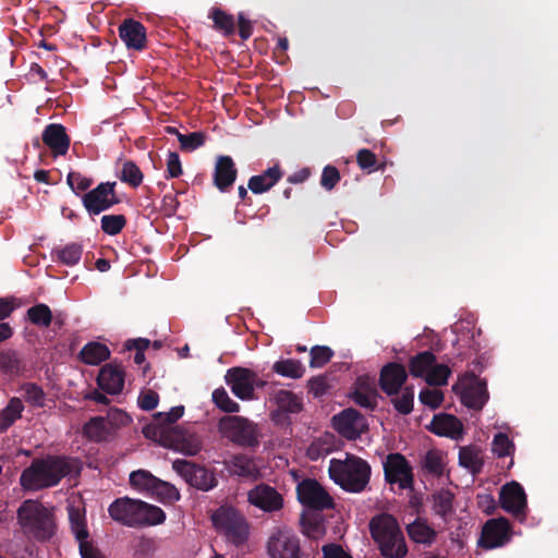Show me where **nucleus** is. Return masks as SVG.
Returning a JSON list of instances; mask_svg holds the SVG:
<instances>
[{
  "label": "nucleus",
  "mask_w": 558,
  "mask_h": 558,
  "mask_svg": "<svg viewBox=\"0 0 558 558\" xmlns=\"http://www.w3.org/2000/svg\"><path fill=\"white\" fill-rule=\"evenodd\" d=\"M407 532L414 543L423 545L433 544L437 536L436 531L420 518L407 525Z\"/></svg>",
  "instance_id": "cd10ccee"
},
{
  "label": "nucleus",
  "mask_w": 558,
  "mask_h": 558,
  "mask_svg": "<svg viewBox=\"0 0 558 558\" xmlns=\"http://www.w3.org/2000/svg\"><path fill=\"white\" fill-rule=\"evenodd\" d=\"M492 451L499 458L511 456L514 451V445L504 433L494 436Z\"/></svg>",
  "instance_id": "c03bdc74"
},
{
  "label": "nucleus",
  "mask_w": 558,
  "mask_h": 558,
  "mask_svg": "<svg viewBox=\"0 0 558 558\" xmlns=\"http://www.w3.org/2000/svg\"><path fill=\"white\" fill-rule=\"evenodd\" d=\"M120 179L132 186H138L142 183L143 174L134 162L126 161L122 166Z\"/></svg>",
  "instance_id": "de8ad7c7"
},
{
  "label": "nucleus",
  "mask_w": 558,
  "mask_h": 558,
  "mask_svg": "<svg viewBox=\"0 0 558 558\" xmlns=\"http://www.w3.org/2000/svg\"><path fill=\"white\" fill-rule=\"evenodd\" d=\"M119 35L129 49H144L146 43V31L140 22L132 19L125 20L119 26Z\"/></svg>",
  "instance_id": "a211bd4d"
},
{
  "label": "nucleus",
  "mask_w": 558,
  "mask_h": 558,
  "mask_svg": "<svg viewBox=\"0 0 558 558\" xmlns=\"http://www.w3.org/2000/svg\"><path fill=\"white\" fill-rule=\"evenodd\" d=\"M43 142L54 157L64 156L70 146V138L61 124H49L43 132Z\"/></svg>",
  "instance_id": "6ab92c4d"
},
{
  "label": "nucleus",
  "mask_w": 558,
  "mask_h": 558,
  "mask_svg": "<svg viewBox=\"0 0 558 558\" xmlns=\"http://www.w3.org/2000/svg\"><path fill=\"white\" fill-rule=\"evenodd\" d=\"M435 362V355L430 352H422L414 356L410 362V373L414 377L426 378L428 371Z\"/></svg>",
  "instance_id": "4c0bfd02"
},
{
  "label": "nucleus",
  "mask_w": 558,
  "mask_h": 558,
  "mask_svg": "<svg viewBox=\"0 0 558 558\" xmlns=\"http://www.w3.org/2000/svg\"><path fill=\"white\" fill-rule=\"evenodd\" d=\"M510 535L511 527L507 519H490L483 526L481 544L485 548H496L506 544Z\"/></svg>",
  "instance_id": "dca6fc26"
},
{
  "label": "nucleus",
  "mask_w": 558,
  "mask_h": 558,
  "mask_svg": "<svg viewBox=\"0 0 558 558\" xmlns=\"http://www.w3.org/2000/svg\"><path fill=\"white\" fill-rule=\"evenodd\" d=\"M167 173L169 178H178L182 174L180 157L177 153L170 151L167 155Z\"/></svg>",
  "instance_id": "0e129e2a"
},
{
  "label": "nucleus",
  "mask_w": 558,
  "mask_h": 558,
  "mask_svg": "<svg viewBox=\"0 0 558 558\" xmlns=\"http://www.w3.org/2000/svg\"><path fill=\"white\" fill-rule=\"evenodd\" d=\"M114 184L100 183L97 187L89 191L83 196V205L85 209L93 215L109 209L118 203L114 193Z\"/></svg>",
  "instance_id": "ddd939ff"
},
{
  "label": "nucleus",
  "mask_w": 558,
  "mask_h": 558,
  "mask_svg": "<svg viewBox=\"0 0 558 558\" xmlns=\"http://www.w3.org/2000/svg\"><path fill=\"white\" fill-rule=\"evenodd\" d=\"M449 375H450L449 367L445 364H437L435 361L433 363V366L428 371L425 380L429 385H435V386L446 385Z\"/></svg>",
  "instance_id": "49530a36"
},
{
  "label": "nucleus",
  "mask_w": 558,
  "mask_h": 558,
  "mask_svg": "<svg viewBox=\"0 0 558 558\" xmlns=\"http://www.w3.org/2000/svg\"><path fill=\"white\" fill-rule=\"evenodd\" d=\"M125 222L122 215H106L101 218V229L107 234L116 235L123 229Z\"/></svg>",
  "instance_id": "8fccbe9b"
},
{
  "label": "nucleus",
  "mask_w": 558,
  "mask_h": 558,
  "mask_svg": "<svg viewBox=\"0 0 558 558\" xmlns=\"http://www.w3.org/2000/svg\"><path fill=\"white\" fill-rule=\"evenodd\" d=\"M72 530L80 542V554L82 558H106L101 551L87 541L88 532L85 529L80 514L70 513Z\"/></svg>",
  "instance_id": "5701e85b"
},
{
  "label": "nucleus",
  "mask_w": 558,
  "mask_h": 558,
  "mask_svg": "<svg viewBox=\"0 0 558 558\" xmlns=\"http://www.w3.org/2000/svg\"><path fill=\"white\" fill-rule=\"evenodd\" d=\"M80 355L84 363L89 365H98L109 357L110 351L104 343L89 342L83 347Z\"/></svg>",
  "instance_id": "473e14b6"
},
{
  "label": "nucleus",
  "mask_w": 558,
  "mask_h": 558,
  "mask_svg": "<svg viewBox=\"0 0 558 558\" xmlns=\"http://www.w3.org/2000/svg\"><path fill=\"white\" fill-rule=\"evenodd\" d=\"M216 530L232 544L239 546L246 542L250 527L246 519L236 509L221 506L211 515Z\"/></svg>",
  "instance_id": "39448f33"
},
{
  "label": "nucleus",
  "mask_w": 558,
  "mask_h": 558,
  "mask_svg": "<svg viewBox=\"0 0 558 558\" xmlns=\"http://www.w3.org/2000/svg\"><path fill=\"white\" fill-rule=\"evenodd\" d=\"M17 523L24 535L37 541L51 538L57 529L52 508L33 499L23 501L19 507Z\"/></svg>",
  "instance_id": "7ed1b4c3"
},
{
  "label": "nucleus",
  "mask_w": 558,
  "mask_h": 558,
  "mask_svg": "<svg viewBox=\"0 0 558 558\" xmlns=\"http://www.w3.org/2000/svg\"><path fill=\"white\" fill-rule=\"evenodd\" d=\"M158 395L153 390L143 391L138 397V405L142 410L149 411L157 407Z\"/></svg>",
  "instance_id": "69168bd1"
},
{
  "label": "nucleus",
  "mask_w": 558,
  "mask_h": 558,
  "mask_svg": "<svg viewBox=\"0 0 558 558\" xmlns=\"http://www.w3.org/2000/svg\"><path fill=\"white\" fill-rule=\"evenodd\" d=\"M151 495L156 496L162 502H173L179 500V490L170 483L158 478L156 487L153 489Z\"/></svg>",
  "instance_id": "79ce46f5"
},
{
  "label": "nucleus",
  "mask_w": 558,
  "mask_h": 558,
  "mask_svg": "<svg viewBox=\"0 0 558 558\" xmlns=\"http://www.w3.org/2000/svg\"><path fill=\"white\" fill-rule=\"evenodd\" d=\"M248 502L265 511H278L283 506L282 496L271 486L266 484H258L247 493Z\"/></svg>",
  "instance_id": "2eb2a0df"
},
{
  "label": "nucleus",
  "mask_w": 558,
  "mask_h": 558,
  "mask_svg": "<svg viewBox=\"0 0 558 558\" xmlns=\"http://www.w3.org/2000/svg\"><path fill=\"white\" fill-rule=\"evenodd\" d=\"M501 507L510 513L519 514L526 507V495L518 482H510L504 485L499 494Z\"/></svg>",
  "instance_id": "f3484780"
},
{
  "label": "nucleus",
  "mask_w": 558,
  "mask_h": 558,
  "mask_svg": "<svg viewBox=\"0 0 558 558\" xmlns=\"http://www.w3.org/2000/svg\"><path fill=\"white\" fill-rule=\"evenodd\" d=\"M272 369L284 377L301 378L304 374V367L298 360H282L274 364Z\"/></svg>",
  "instance_id": "58836bf2"
},
{
  "label": "nucleus",
  "mask_w": 558,
  "mask_h": 558,
  "mask_svg": "<svg viewBox=\"0 0 558 558\" xmlns=\"http://www.w3.org/2000/svg\"><path fill=\"white\" fill-rule=\"evenodd\" d=\"M413 390L407 388L400 396L393 399V404L400 413L409 414L413 408Z\"/></svg>",
  "instance_id": "6e6d98bb"
},
{
  "label": "nucleus",
  "mask_w": 558,
  "mask_h": 558,
  "mask_svg": "<svg viewBox=\"0 0 558 558\" xmlns=\"http://www.w3.org/2000/svg\"><path fill=\"white\" fill-rule=\"evenodd\" d=\"M335 429L348 439H356L367 428L366 420L354 409H345L332 417Z\"/></svg>",
  "instance_id": "f8f14e48"
},
{
  "label": "nucleus",
  "mask_w": 558,
  "mask_h": 558,
  "mask_svg": "<svg viewBox=\"0 0 558 558\" xmlns=\"http://www.w3.org/2000/svg\"><path fill=\"white\" fill-rule=\"evenodd\" d=\"M267 554L269 558H302L300 539L287 526H276L267 539Z\"/></svg>",
  "instance_id": "0eeeda50"
},
{
  "label": "nucleus",
  "mask_w": 558,
  "mask_h": 558,
  "mask_svg": "<svg viewBox=\"0 0 558 558\" xmlns=\"http://www.w3.org/2000/svg\"><path fill=\"white\" fill-rule=\"evenodd\" d=\"M169 132L178 134L180 145L185 150H194L204 144V135L199 132L190 133L187 135L178 133L174 129L169 128Z\"/></svg>",
  "instance_id": "603ef678"
},
{
  "label": "nucleus",
  "mask_w": 558,
  "mask_h": 558,
  "mask_svg": "<svg viewBox=\"0 0 558 558\" xmlns=\"http://www.w3.org/2000/svg\"><path fill=\"white\" fill-rule=\"evenodd\" d=\"M173 470L182 476L186 483L202 490H209L216 485L214 474L205 468L178 459L172 463Z\"/></svg>",
  "instance_id": "1a4fd4ad"
},
{
  "label": "nucleus",
  "mask_w": 558,
  "mask_h": 558,
  "mask_svg": "<svg viewBox=\"0 0 558 558\" xmlns=\"http://www.w3.org/2000/svg\"><path fill=\"white\" fill-rule=\"evenodd\" d=\"M424 465L428 471L440 474L444 468L441 454L438 451H428L425 456Z\"/></svg>",
  "instance_id": "052dcab7"
},
{
  "label": "nucleus",
  "mask_w": 558,
  "mask_h": 558,
  "mask_svg": "<svg viewBox=\"0 0 558 558\" xmlns=\"http://www.w3.org/2000/svg\"><path fill=\"white\" fill-rule=\"evenodd\" d=\"M106 421L112 432L114 428L128 425L131 422V417L122 410L112 409L108 412Z\"/></svg>",
  "instance_id": "13d9d810"
},
{
  "label": "nucleus",
  "mask_w": 558,
  "mask_h": 558,
  "mask_svg": "<svg viewBox=\"0 0 558 558\" xmlns=\"http://www.w3.org/2000/svg\"><path fill=\"white\" fill-rule=\"evenodd\" d=\"M453 496L448 490H440L434 495V511L444 517L452 510Z\"/></svg>",
  "instance_id": "09e8293b"
},
{
  "label": "nucleus",
  "mask_w": 558,
  "mask_h": 558,
  "mask_svg": "<svg viewBox=\"0 0 558 558\" xmlns=\"http://www.w3.org/2000/svg\"><path fill=\"white\" fill-rule=\"evenodd\" d=\"M27 317L32 324L48 327L52 322V313L48 305L40 303L27 310Z\"/></svg>",
  "instance_id": "ea45409f"
},
{
  "label": "nucleus",
  "mask_w": 558,
  "mask_h": 558,
  "mask_svg": "<svg viewBox=\"0 0 558 558\" xmlns=\"http://www.w3.org/2000/svg\"><path fill=\"white\" fill-rule=\"evenodd\" d=\"M84 435L90 440L101 441L111 435V428L108 426L106 418L96 416L85 424Z\"/></svg>",
  "instance_id": "72a5a7b5"
},
{
  "label": "nucleus",
  "mask_w": 558,
  "mask_h": 558,
  "mask_svg": "<svg viewBox=\"0 0 558 558\" xmlns=\"http://www.w3.org/2000/svg\"><path fill=\"white\" fill-rule=\"evenodd\" d=\"M298 497L303 505L317 510L333 506L331 496L314 480H305L298 485Z\"/></svg>",
  "instance_id": "9d476101"
},
{
  "label": "nucleus",
  "mask_w": 558,
  "mask_h": 558,
  "mask_svg": "<svg viewBox=\"0 0 558 558\" xmlns=\"http://www.w3.org/2000/svg\"><path fill=\"white\" fill-rule=\"evenodd\" d=\"M68 184L76 193L88 190L92 185V180L82 175L78 172H70L66 178Z\"/></svg>",
  "instance_id": "4d7b16f0"
},
{
  "label": "nucleus",
  "mask_w": 558,
  "mask_h": 558,
  "mask_svg": "<svg viewBox=\"0 0 558 558\" xmlns=\"http://www.w3.org/2000/svg\"><path fill=\"white\" fill-rule=\"evenodd\" d=\"M430 430L437 435L458 439L462 436V423L453 415L439 414L430 422Z\"/></svg>",
  "instance_id": "a878e982"
},
{
  "label": "nucleus",
  "mask_w": 558,
  "mask_h": 558,
  "mask_svg": "<svg viewBox=\"0 0 558 558\" xmlns=\"http://www.w3.org/2000/svg\"><path fill=\"white\" fill-rule=\"evenodd\" d=\"M463 403L472 409H481L487 400L486 386L478 378H472L462 391Z\"/></svg>",
  "instance_id": "bb28decb"
},
{
  "label": "nucleus",
  "mask_w": 558,
  "mask_h": 558,
  "mask_svg": "<svg viewBox=\"0 0 558 558\" xmlns=\"http://www.w3.org/2000/svg\"><path fill=\"white\" fill-rule=\"evenodd\" d=\"M211 17L215 23V27L226 35L232 34L234 31V21L233 17L226 12L214 9L211 11Z\"/></svg>",
  "instance_id": "3c124183"
},
{
  "label": "nucleus",
  "mask_w": 558,
  "mask_h": 558,
  "mask_svg": "<svg viewBox=\"0 0 558 558\" xmlns=\"http://www.w3.org/2000/svg\"><path fill=\"white\" fill-rule=\"evenodd\" d=\"M373 541L385 558H404L408 546L397 519L389 513H380L369 521Z\"/></svg>",
  "instance_id": "f03ea898"
},
{
  "label": "nucleus",
  "mask_w": 558,
  "mask_h": 558,
  "mask_svg": "<svg viewBox=\"0 0 558 558\" xmlns=\"http://www.w3.org/2000/svg\"><path fill=\"white\" fill-rule=\"evenodd\" d=\"M376 397L377 391L374 384L367 378H360L352 393L353 401L363 408L372 409L376 405Z\"/></svg>",
  "instance_id": "c756f323"
},
{
  "label": "nucleus",
  "mask_w": 558,
  "mask_h": 558,
  "mask_svg": "<svg viewBox=\"0 0 558 558\" xmlns=\"http://www.w3.org/2000/svg\"><path fill=\"white\" fill-rule=\"evenodd\" d=\"M272 400L282 412L296 413L302 409L301 399L288 390H278L274 393Z\"/></svg>",
  "instance_id": "c9c22d12"
},
{
  "label": "nucleus",
  "mask_w": 558,
  "mask_h": 558,
  "mask_svg": "<svg viewBox=\"0 0 558 558\" xmlns=\"http://www.w3.org/2000/svg\"><path fill=\"white\" fill-rule=\"evenodd\" d=\"M25 401L32 407L44 408L46 405V395L44 390L35 384H26L22 387Z\"/></svg>",
  "instance_id": "37998d69"
},
{
  "label": "nucleus",
  "mask_w": 558,
  "mask_h": 558,
  "mask_svg": "<svg viewBox=\"0 0 558 558\" xmlns=\"http://www.w3.org/2000/svg\"><path fill=\"white\" fill-rule=\"evenodd\" d=\"M158 477L146 470H137L130 474V484L138 492L150 494L156 487Z\"/></svg>",
  "instance_id": "e433bc0d"
},
{
  "label": "nucleus",
  "mask_w": 558,
  "mask_h": 558,
  "mask_svg": "<svg viewBox=\"0 0 558 558\" xmlns=\"http://www.w3.org/2000/svg\"><path fill=\"white\" fill-rule=\"evenodd\" d=\"M330 478L350 493H361L371 477V466L354 454H345L344 459H331L328 468Z\"/></svg>",
  "instance_id": "20e7f679"
},
{
  "label": "nucleus",
  "mask_w": 558,
  "mask_h": 558,
  "mask_svg": "<svg viewBox=\"0 0 558 558\" xmlns=\"http://www.w3.org/2000/svg\"><path fill=\"white\" fill-rule=\"evenodd\" d=\"M357 163L362 169L374 171L376 166V156L368 149H361L357 153Z\"/></svg>",
  "instance_id": "338daca9"
},
{
  "label": "nucleus",
  "mask_w": 558,
  "mask_h": 558,
  "mask_svg": "<svg viewBox=\"0 0 558 558\" xmlns=\"http://www.w3.org/2000/svg\"><path fill=\"white\" fill-rule=\"evenodd\" d=\"M99 387L108 393H120L124 386V372L120 365L107 364L98 375Z\"/></svg>",
  "instance_id": "aec40b11"
},
{
  "label": "nucleus",
  "mask_w": 558,
  "mask_h": 558,
  "mask_svg": "<svg viewBox=\"0 0 558 558\" xmlns=\"http://www.w3.org/2000/svg\"><path fill=\"white\" fill-rule=\"evenodd\" d=\"M58 258L68 266L77 264L82 256V247L77 244H69L58 251Z\"/></svg>",
  "instance_id": "864d4df0"
},
{
  "label": "nucleus",
  "mask_w": 558,
  "mask_h": 558,
  "mask_svg": "<svg viewBox=\"0 0 558 558\" xmlns=\"http://www.w3.org/2000/svg\"><path fill=\"white\" fill-rule=\"evenodd\" d=\"M332 356V351L328 347H314L311 350V367H322L327 364Z\"/></svg>",
  "instance_id": "5fc2aeb1"
},
{
  "label": "nucleus",
  "mask_w": 558,
  "mask_h": 558,
  "mask_svg": "<svg viewBox=\"0 0 558 558\" xmlns=\"http://www.w3.org/2000/svg\"><path fill=\"white\" fill-rule=\"evenodd\" d=\"M161 442L165 447L185 456H195L202 448L199 437L180 426L163 429L161 432Z\"/></svg>",
  "instance_id": "6e6552de"
},
{
  "label": "nucleus",
  "mask_w": 558,
  "mask_h": 558,
  "mask_svg": "<svg viewBox=\"0 0 558 558\" xmlns=\"http://www.w3.org/2000/svg\"><path fill=\"white\" fill-rule=\"evenodd\" d=\"M213 401L223 412L235 413L240 410V405L229 397L223 388L214 390Z\"/></svg>",
  "instance_id": "a18cd8bd"
},
{
  "label": "nucleus",
  "mask_w": 558,
  "mask_h": 558,
  "mask_svg": "<svg viewBox=\"0 0 558 558\" xmlns=\"http://www.w3.org/2000/svg\"><path fill=\"white\" fill-rule=\"evenodd\" d=\"M23 410L24 405L20 398L10 399L8 405L0 412V433L7 430L20 418Z\"/></svg>",
  "instance_id": "f704fd0d"
},
{
  "label": "nucleus",
  "mask_w": 558,
  "mask_h": 558,
  "mask_svg": "<svg viewBox=\"0 0 558 558\" xmlns=\"http://www.w3.org/2000/svg\"><path fill=\"white\" fill-rule=\"evenodd\" d=\"M340 174L337 168L332 166H327L324 168L320 184L326 190H332L335 185L339 182Z\"/></svg>",
  "instance_id": "680f3d73"
},
{
  "label": "nucleus",
  "mask_w": 558,
  "mask_h": 558,
  "mask_svg": "<svg viewBox=\"0 0 558 558\" xmlns=\"http://www.w3.org/2000/svg\"><path fill=\"white\" fill-rule=\"evenodd\" d=\"M136 499L120 498L109 507V514L114 520L128 526H136Z\"/></svg>",
  "instance_id": "4be33fe9"
},
{
  "label": "nucleus",
  "mask_w": 558,
  "mask_h": 558,
  "mask_svg": "<svg viewBox=\"0 0 558 558\" xmlns=\"http://www.w3.org/2000/svg\"><path fill=\"white\" fill-rule=\"evenodd\" d=\"M302 532L308 538L319 539L325 535L326 529L320 518L304 517L302 519Z\"/></svg>",
  "instance_id": "a19ab883"
},
{
  "label": "nucleus",
  "mask_w": 558,
  "mask_h": 558,
  "mask_svg": "<svg viewBox=\"0 0 558 558\" xmlns=\"http://www.w3.org/2000/svg\"><path fill=\"white\" fill-rule=\"evenodd\" d=\"M81 462L76 459L48 457L34 460L20 477L24 489L38 490L57 485L66 475H78Z\"/></svg>",
  "instance_id": "f257e3e1"
},
{
  "label": "nucleus",
  "mask_w": 558,
  "mask_h": 558,
  "mask_svg": "<svg viewBox=\"0 0 558 558\" xmlns=\"http://www.w3.org/2000/svg\"><path fill=\"white\" fill-rule=\"evenodd\" d=\"M418 397L422 403L428 405L432 409L438 408L444 400V395L438 389L422 390Z\"/></svg>",
  "instance_id": "bf43d9fd"
},
{
  "label": "nucleus",
  "mask_w": 558,
  "mask_h": 558,
  "mask_svg": "<svg viewBox=\"0 0 558 558\" xmlns=\"http://www.w3.org/2000/svg\"><path fill=\"white\" fill-rule=\"evenodd\" d=\"M219 430L233 442L253 447L258 444V427L242 416H225L218 423Z\"/></svg>",
  "instance_id": "423d86ee"
},
{
  "label": "nucleus",
  "mask_w": 558,
  "mask_h": 558,
  "mask_svg": "<svg viewBox=\"0 0 558 558\" xmlns=\"http://www.w3.org/2000/svg\"><path fill=\"white\" fill-rule=\"evenodd\" d=\"M227 470L230 474L257 480L260 476L259 466L257 462L245 454L232 457L227 463Z\"/></svg>",
  "instance_id": "b1692460"
},
{
  "label": "nucleus",
  "mask_w": 558,
  "mask_h": 558,
  "mask_svg": "<svg viewBox=\"0 0 558 558\" xmlns=\"http://www.w3.org/2000/svg\"><path fill=\"white\" fill-rule=\"evenodd\" d=\"M324 558H352L340 545L327 544L323 546Z\"/></svg>",
  "instance_id": "774afa93"
},
{
  "label": "nucleus",
  "mask_w": 558,
  "mask_h": 558,
  "mask_svg": "<svg viewBox=\"0 0 558 558\" xmlns=\"http://www.w3.org/2000/svg\"><path fill=\"white\" fill-rule=\"evenodd\" d=\"M459 461L471 473L477 474L484 464L483 450L476 446L462 447L459 451Z\"/></svg>",
  "instance_id": "2f4dec72"
},
{
  "label": "nucleus",
  "mask_w": 558,
  "mask_h": 558,
  "mask_svg": "<svg viewBox=\"0 0 558 558\" xmlns=\"http://www.w3.org/2000/svg\"><path fill=\"white\" fill-rule=\"evenodd\" d=\"M282 173L278 166L267 169L259 175H254L248 181V189L255 193H264L272 187L281 178Z\"/></svg>",
  "instance_id": "7c9ffc66"
},
{
  "label": "nucleus",
  "mask_w": 558,
  "mask_h": 558,
  "mask_svg": "<svg viewBox=\"0 0 558 558\" xmlns=\"http://www.w3.org/2000/svg\"><path fill=\"white\" fill-rule=\"evenodd\" d=\"M407 377L408 374L403 365L398 363H390L381 369V389L388 395H395L402 387Z\"/></svg>",
  "instance_id": "412c9836"
},
{
  "label": "nucleus",
  "mask_w": 558,
  "mask_h": 558,
  "mask_svg": "<svg viewBox=\"0 0 558 558\" xmlns=\"http://www.w3.org/2000/svg\"><path fill=\"white\" fill-rule=\"evenodd\" d=\"M226 381L238 398L253 399L257 383V375L253 371L243 367L230 368L226 374Z\"/></svg>",
  "instance_id": "9b49d317"
},
{
  "label": "nucleus",
  "mask_w": 558,
  "mask_h": 558,
  "mask_svg": "<svg viewBox=\"0 0 558 558\" xmlns=\"http://www.w3.org/2000/svg\"><path fill=\"white\" fill-rule=\"evenodd\" d=\"M386 480L398 484L400 488L411 487L413 482L412 470L405 458L399 453H391L384 463Z\"/></svg>",
  "instance_id": "4468645a"
},
{
  "label": "nucleus",
  "mask_w": 558,
  "mask_h": 558,
  "mask_svg": "<svg viewBox=\"0 0 558 558\" xmlns=\"http://www.w3.org/2000/svg\"><path fill=\"white\" fill-rule=\"evenodd\" d=\"M236 178V169L234 162L229 156L218 157L215 166L214 182L222 192L230 187Z\"/></svg>",
  "instance_id": "393cba45"
},
{
  "label": "nucleus",
  "mask_w": 558,
  "mask_h": 558,
  "mask_svg": "<svg viewBox=\"0 0 558 558\" xmlns=\"http://www.w3.org/2000/svg\"><path fill=\"white\" fill-rule=\"evenodd\" d=\"M165 512L157 506L137 501L136 508V526L142 525H157L165 521Z\"/></svg>",
  "instance_id": "c85d7f7f"
},
{
  "label": "nucleus",
  "mask_w": 558,
  "mask_h": 558,
  "mask_svg": "<svg viewBox=\"0 0 558 558\" xmlns=\"http://www.w3.org/2000/svg\"><path fill=\"white\" fill-rule=\"evenodd\" d=\"M329 445L323 439H315L307 448V456L311 460H318L329 453Z\"/></svg>",
  "instance_id": "e2e57ef3"
}]
</instances>
